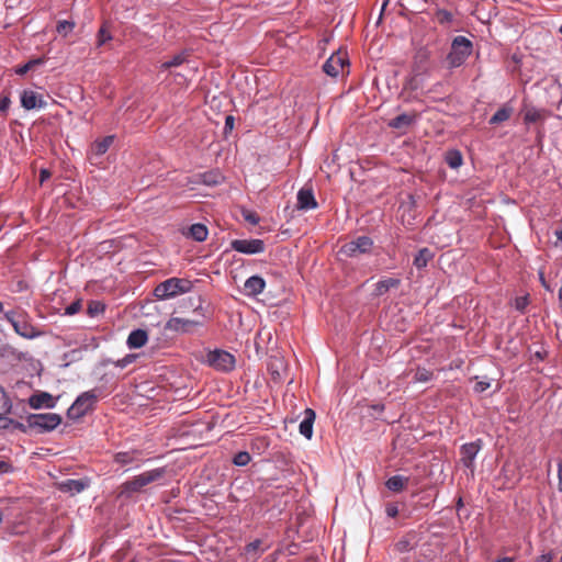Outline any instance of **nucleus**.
<instances>
[{
    "label": "nucleus",
    "mask_w": 562,
    "mask_h": 562,
    "mask_svg": "<svg viewBox=\"0 0 562 562\" xmlns=\"http://www.w3.org/2000/svg\"><path fill=\"white\" fill-rule=\"evenodd\" d=\"M31 69H32V68H31V65H29V64L26 63V64H24L23 66L18 67V68L15 69V72H16L18 75H20V76H23V75H25V74H26L29 70H31Z\"/></svg>",
    "instance_id": "3c124183"
},
{
    "label": "nucleus",
    "mask_w": 562,
    "mask_h": 562,
    "mask_svg": "<svg viewBox=\"0 0 562 562\" xmlns=\"http://www.w3.org/2000/svg\"><path fill=\"white\" fill-rule=\"evenodd\" d=\"M207 362L211 367L220 371H231L235 367V358L232 353L224 350H214L207 355Z\"/></svg>",
    "instance_id": "6e6552de"
},
{
    "label": "nucleus",
    "mask_w": 562,
    "mask_h": 562,
    "mask_svg": "<svg viewBox=\"0 0 562 562\" xmlns=\"http://www.w3.org/2000/svg\"><path fill=\"white\" fill-rule=\"evenodd\" d=\"M539 280H540V283L541 285L547 290V291H552L551 286L549 285V283L547 282L546 280V277H544V273L543 271H539Z\"/></svg>",
    "instance_id": "8fccbe9b"
},
{
    "label": "nucleus",
    "mask_w": 562,
    "mask_h": 562,
    "mask_svg": "<svg viewBox=\"0 0 562 562\" xmlns=\"http://www.w3.org/2000/svg\"><path fill=\"white\" fill-rule=\"evenodd\" d=\"M44 63V58H35L27 61L29 65H31V68L33 69L35 66L42 65Z\"/></svg>",
    "instance_id": "5fc2aeb1"
},
{
    "label": "nucleus",
    "mask_w": 562,
    "mask_h": 562,
    "mask_svg": "<svg viewBox=\"0 0 562 562\" xmlns=\"http://www.w3.org/2000/svg\"><path fill=\"white\" fill-rule=\"evenodd\" d=\"M112 38L110 32L106 30L105 25L101 26L98 32V46H102L108 41Z\"/></svg>",
    "instance_id": "58836bf2"
},
{
    "label": "nucleus",
    "mask_w": 562,
    "mask_h": 562,
    "mask_svg": "<svg viewBox=\"0 0 562 562\" xmlns=\"http://www.w3.org/2000/svg\"><path fill=\"white\" fill-rule=\"evenodd\" d=\"M52 176L50 171L48 169H41L40 171V182L43 184L47 179H49Z\"/></svg>",
    "instance_id": "09e8293b"
},
{
    "label": "nucleus",
    "mask_w": 562,
    "mask_h": 562,
    "mask_svg": "<svg viewBox=\"0 0 562 562\" xmlns=\"http://www.w3.org/2000/svg\"><path fill=\"white\" fill-rule=\"evenodd\" d=\"M29 404L34 409H40V408H43V407L53 408L55 406V404H56V401L53 397V395H50L49 393H47V392H40V393L33 394L29 398Z\"/></svg>",
    "instance_id": "2eb2a0df"
},
{
    "label": "nucleus",
    "mask_w": 562,
    "mask_h": 562,
    "mask_svg": "<svg viewBox=\"0 0 562 562\" xmlns=\"http://www.w3.org/2000/svg\"><path fill=\"white\" fill-rule=\"evenodd\" d=\"M134 359H135V356L127 355L123 359L119 360L116 362V366L120 367V368H125L127 364L132 363L134 361Z\"/></svg>",
    "instance_id": "a18cd8bd"
},
{
    "label": "nucleus",
    "mask_w": 562,
    "mask_h": 562,
    "mask_svg": "<svg viewBox=\"0 0 562 562\" xmlns=\"http://www.w3.org/2000/svg\"><path fill=\"white\" fill-rule=\"evenodd\" d=\"M348 66L349 60L347 54L338 50L324 63L323 70L326 75L336 78Z\"/></svg>",
    "instance_id": "1a4fd4ad"
},
{
    "label": "nucleus",
    "mask_w": 562,
    "mask_h": 562,
    "mask_svg": "<svg viewBox=\"0 0 562 562\" xmlns=\"http://www.w3.org/2000/svg\"><path fill=\"white\" fill-rule=\"evenodd\" d=\"M386 515L389 517L395 518L398 515V508L394 504H389L385 508Z\"/></svg>",
    "instance_id": "49530a36"
},
{
    "label": "nucleus",
    "mask_w": 562,
    "mask_h": 562,
    "mask_svg": "<svg viewBox=\"0 0 562 562\" xmlns=\"http://www.w3.org/2000/svg\"><path fill=\"white\" fill-rule=\"evenodd\" d=\"M373 247V240L368 236H360L341 246L339 254L346 257H358L362 254L370 252Z\"/></svg>",
    "instance_id": "0eeeda50"
},
{
    "label": "nucleus",
    "mask_w": 562,
    "mask_h": 562,
    "mask_svg": "<svg viewBox=\"0 0 562 562\" xmlns=\"http://www.w3.org/2000/svg\"><path fill=\"white\" fill-rule=\"evenodd\" d=\"M316 418V414L312 408L304 411V418L300 423L299 430L302 436L306 439H311L313 436V425Z\"/></svg>",
    "instance_id": "dca6fc26"
},
{
    "label": "nucleus",
    "mask_w": 562,
    "mask_h": 562,
    "mask_svg": "<svg viewBox=\"0 0 562 562\" xmlns=\"http://www.w3.org/2000/svg\"><path fill=\"white\" fill-rule=\"evenodd\" d=\"M250 460L251 457L247 451H240L235 454L233 463L237 467H245L250 462Z\"/></svg>",
    "instance_id": "c9c22d12"
},
{
    "label": "nucleus",
    "mask_w": 562,
    "mask_h": 562,
    "mask_svg": "<svg viewBox=\"0 0 562 562\" xmlns=\"http://www.w3.org/2000/svg\"><path fill=\"white\" fill-rule=\"evenodd\" d=\"M138 456H139V453L137 451L117 452L114 456V461L121 465L132 464L134 462L139 461Z\"/></svg>",
    "instance_id": "b1692460"
},
{
    "label": "nucleus",
    "mask_w": 562,
    "mask_h": 562,
    "mask_svg": "<svg viewBox=\"0 0 562 562\" xmlns=\"http://www.w3.org/2000/svg\"><path fill=\"white\" fill-rule=\"evenodd\" d=\"M5 319L13 326L15 333L23 338L34 339L43 333L36 328L30 315L22 308L8 311L4 314Z\"/></svg>",
    "instance_id": "f257e3e1"
},
{
    "label": "nucleus",
    "mask_w": 562,
    "mask_h": 562,
    "mask_svg": "<svg viewBox=\"0 0 562 562\" xmlns=\"http://www.w3.org/2000/svg\"><path fill=\"white\" fill-rule=\"evenodd\" d=\"M559 32L562 34V25L560 26Z\"/></svg>",
    "instance_id": "0e129e2a"
},
{
    "label": "nucleus",
    "mask_w": 562,
    "mask_h": 562,
    "mask_svg": "<svg viewBox=\"0 0 562 562\" xmlns=\"http://www.w3.org/2000/svg\"><path fill=\"white\" fill-rule=\"evenodd\" d=\"M75 27V23L70 21H59L56 26V31L59 35L66 37L69 33L72 32Z\"/></svg>",
    "instance_id": "f704fd0d"
},
{
    "label": "nucleus",
    "mask_w": 562,
    "mask_h": 562,
    "mask_svg": "<svg viewBox=\"0 0 562 562\" xmlns=\"http://www.w3.org/2000/svg\"><path fill=\"white\" fill-rule=\"evenodd\" d=\"M187 59V55L184 53H180L175 55L170 60L165 61L160 65V69L167 70L172 67L181 66Z\"/></svg>",
    "instance_id": "c756f323"
},
{
    "label": "nucleus",
    "mask_w": 562,
    "mask_h": 562,
    "mask_svg": "<svg viewBox=\"0 0 562 562\" xmlns=\"http://www.w3.org/2000/svg\"><path fill=\"white\" fill-rule=\"evenodd\" d=\"M552 557L550 553L541 554L536 562H551Z\"/></svg>",
    "instance_id": "6e6d98bb"
},
{
    "label": "nucleus",
    "mask_w": 562,
    "mask_h": 562,
    "mask_svg": "<svg viewBox=\"0 0 562 562\" xmlns=\"http://www.w3.org/2000/svg\"><path fill=\"white\" fill-rule=\"evenodd\" d=\"M81 307H82L81 301L77 300L66 307L65 314L75 315L81 310Z\"/></svg>",
    "instance_id": "ea45409f"
},
{
    "label": "nucleus",
    "mask_w": 562,
    "mask_h": 562,
    "mask_svg": "<svg viewBox=\"0 0 562 562\" xmlns=\"http://www.w3.org/2000/svg\"><path fill=\"white\" fill-rule=\"evenodd\" d=\"M3 519V515H2V512L0 510V522L2 521Z\"/></svg>",
    "instance_id": "e2e57ef3"
},
{
    "label": "nucleus",
    "mask_w": 562,
    "mask_h": 562,
    "mask_svg": "<svg viewBox=\"0 0 562 562\" xmlns=\"http://www.w3.org/2000/svg\"><path fill=\"white\" fill-rule=\"evenodd\" d=\"M21 105L25 110H33L46 106V101L35 91L24 90L21 94Z\"/></svg>",
    "instance_id": "f8f14e48"
},
{
    "label": "nucleus",
    "mask_w": 562,
    "mask_h": 562,
    "mask_svg": "<svg viewBox=\"0 0 562 562\" xmlns=\"http://www.w3.org/2000/svg\"><path fill=\"white\" fill-rule=\"evenodd\" d=\"M462 505H463V503H462V498H459V499H458V506H459V507H461Z\"/></svg>",
    "instance_id": "680f3d73"
},
{
    "label": "nucleus",
    "mask_w": 562,
    "mask_h": 562,
    "mask_svg": "<svg viewBox=\"0 0 562 562\" xmlns=\"http://www.w3.org/2000/svg\"><path fill=\"white\" fill-rule=\"evenodd\" d=\"M401 284V280L398 278H385L380 280L375 284L374 294L376 296H382L387 293L391 289H396Z\"/></svg>",
    "instance_id": "aec40b11"
},
{
    "label": "nucleus",
    "mask_w": 562,
    "mask_h": 562,
    "mask_svg": "<svg viewBox=\"0 0 562 562\" xmlns=\"http://www.w3.org/2000/svg\"><path fill=\"white\" fill-rule=\"evenodd\" d=\"M396 549L400 552H406L412 549L411 542L407 539H402L396 543Z\"/></svg>",
    "instance_id": "79ce46f5"
},
{
    "label": "nucleus",
    "mask_w": 562,
    "mask_h": 562,
    "mask_svg": "<svg viewBox=\"0 0 562 562\" xmlns=\"http://www.w3.org/2000/svg\"><path fill=\"white\" fill-rule=\"evenodd\" d=\"M193 284L188 279L170 278L160 282L154 289V295L158 300H168L191 291Z\"/></svg>",
    "instance_id": "7ed1b4c3"
},
{
    "label": "nucleus",
    "mask_w": 562,
    "mask_h": 562,
    "mask_svg": "<svg viewBox=\"0 0 562 562\" xmlns=\"http://www.w3.org/2000/svg\"><path fill=\"white\" fill-rule=\"evenodd\" d=\"M480 449L479 442H470L461 447V462L465 468L473 469L474 459Z\"/></svg>",
    "instance_id": "4468645a"
},
{
    "label": "nucleus",
    "mask_w": 562,
    "mask_h": 562,
    "mask_svg": "<svg viewBox=\"0 0 562 562\" xmlns=\"http://www.w3.org/2000/svg\"><path fill=\"white\" fill-rule=\"evenodd\" d=\"M11 426L23 432L26 431V426L24 424L15 422L12 418H9L8 414H0V430L9 429Z\"/></svg>",
    "instance_id": "bb28decb"
},
{
    "label": "nucleus",
    "mask_w": 562,
    "mask_h": 562,
    "mask_svg": "<svg viewBox=\"0 0 562 562\" xmlns=\"http://www.w3.org/2000/svg\"><path fill=\"white\" fill-rule=\"evenodd\" d=\"M61 423V416L56 413L31 414L26 418V427L38 432L54 430Z\"/></svg>",
    "instance_id": "39448f33"
},
{
    "label": "nucleus",
    "mask_w": 562,
    "mask_h": 562,
    "mask_svg": "<svg viewBox=\"0 0 562 562\" xmlns=\"http://www.w3.org/2000/svg\"><path fill=\"white\" fill-rule=\"evenodd\" d=\"M231 248L240 254L255 255L265 251V243L261 239H234Z\"/></svg>",
    "instance_id": "9d476101"
},
{
    "label": "nucleus",
    "mask_w": 562,
    "mask_h": 562,
    "mask_svg": "<svg viewBox=\"0 0 562 562\" xmlns=\"http://www.w3.org/2000/svg\"><path fill=\"white\" fill-rule=\"evenodd\" d=\"M166 474L165 468H157L146 472H143L132 480L124 482L120 486V495L122 496H131L133 493H137L142 491L143 487L147 486L150 483H154L160 479H162Z\"/></svg>",
    "instance_id": "f03ea898"
},
{
    "label": "nucleus",
    "mask_w": 562,
    "mask_h": 562,
    "mask_svg": "<svg viewBox=\"0 0 562 562\" xmlns=\"http://www.w3.org/2000/svg\"><path fill=\"white\" fill-rule=\"evenodd\" d=\"M558 479H559L558 488H559V491H562V461H560L558 463Z\"/></svg>",
    "instance_id": "864d4df0"
},
{
    "label": "nucleus",
    "mask_w": 562,
    "mask_h": 562,
    "mask_svg": "<svg viewBox=\"0 0 562 562\" xmlns=\"http://www.w3.org/2000/svg\"><path fill=\"white\" fill-rule=\"evenodd\" d=\"M490 386H491L490 381H485V380L477 381L474 385V391L477 393H482V392L486 391Z\"/></svg>",
    "instance_id": "37998d69"
},
{
    "label": "nucleus",
    "mask_w": 562,
    "mask_h": 562,
    "mask_svg": "<svg viewBox=\"0 0 562 562\" xmlns=\"http://www.w3.org/2000/svg\"><path fill=\"white\" fill-rule=\"evenodd\" d=\"M207 228L205 225L196 223L189 228V236L196 241H204L207 238Z\"/></svg>",
    "instance_id": "393cba45"
},
{
    "label": "nucleus",
    "mask_w": 562,
    "mask_h": 562,
    "mask_svg": "<svg viewBox=\"0 0 562 562\" xmlns=\"http://www.w3.org/2000/svg\"><path fill=\"white\" fill-rule=\"evenodd\" d=\"M201 325L200 322L183 318V317H171L165 325V329L169 331L187 334L191 333L196 326Z\"/></svg>",
    "instance_id": "9b49d317"
},
{
    "label": "nucleus",
    "mask_w": 562,
    "mask_h": 562,
    "mask_svg": "<svg viewBox=\"0 0 562 562\" xmlns=\"http://www.w3.org/2000/svg\"><path fill=\"white\" fill-rule=\"evenodd\" d=\"M495 562H514V559L506 557V558L498 559Z\"/></svg>",
    "instance_id": "13d9d810"
},
{
    "label": "nucleus",
    "mask_w": 562,
    "mask_h": 562,
    "mask_svg": "<svg viewBox=\"0 0 562 562\" xmlns=\"http://www.w3.org/2000/svg\"><path fill=\"white\" fill-rule=\"evenodd\" d=\"M148 340V335L144 329H135L131 331L127 337V345L130 348H140L146 345Z\"/></svg>",
    "instance_id": "412c9836"
},
{
    "label": "nucleus",
    "mask_w": 562,
    "mask_h": 562,
    "mask_svg": "<svg viewBox=\"0 0 562 562\" xmlns=\"http://www.w3.org/2000/svg\"><path fill=\"white\" fill-rule=\"evenodd\" d=\"M261 544H262V542L259 539H256L255 541L248 543L245 547L246 554H249V555L256 558L258 555V551L260 550Z\"/></svg>",
    "instance_id": "4c0bfd02"
},
{
    "label": "nucleus",
    "mask_w": 562,
    "mask_h": 562,
    "mask_svg": "<svg viewBox=\"0 0 562 562\" xmlns=\"http://www.w3.org/2000/svg\"><path fill=\"white\" fill-rule=\"evenodd\" d=\"M555 236L558 240L562 243V229L555 231Z\"/></svg>",
    "instance_id": "bf43d9fd"
},
{
    "label": "nucleus",
    "mask_w": 562,
    "mask_h": 562,
    "mask_svg": "<svg viewBox=\"0 0 562 562\" xmlns=\"http://www.w3.org/2000/svg\"><path fill=\"white\" fill-rule=\"evenodd\" d=\"M472 42L462 35L456 36L451 43V49L447 55V63L450 68H457L464 64L472 54Z\"/></svg>",
    "instance_id": "20e7f679"
},
{
    "label": "nucleus",
    "mask_w": 562,
    "mask_h": 562,
    "mask_svg": "<svg viewBox=\"0 0 562 562\" xmlns=\"http://www.w3.org/2000/svg\"><path fill=\"white\" fill-rule=\"evenodd\" d=\"M98 401L97 390H90L80 394L68 409V417L78 419L92 411Z\"/></svg>",
    "instance_id": "423d86ee"
},
{
    "label": "nucleus",
    "mask_w": 562,
    "mask_h": 562,
    "mask_svg": "<svg viewBox=\"0 0 562 562\" xmlns=\"http://www.w3.org/2000/svg\"><path fill=\"white\" fill-rule=\"evenodd\" d=\"M559 302H560V305L562 306V286L559 290Z\"/></svg>",
    "instance_id": "052dcab7"
},
{
    "label": "nucleus",
    "mask_w": 562,
    "mask_h": 562,
    "mask_svg": "<svg viewBox=\"0 0 562 562\" xmlns=\"http://www.w3.org/2000/svg\"><path fill=\"white\" fill-rule=\"evenodd\" d=\"M417 119L416 113H403L389 122V126L396 130H403L415 123Z\"/></svg>",
    "instance_id": "6ab92c4d"
},
{
    "label": "nucleus",
    "mask_w": 562,
    "mask_h": 562,
    "mask_svg": "<svg viewBox=\"0 0 562 562\" xmlns=\"http://www.w3.org/2000/svg\"><path fill=\"white\" fill-rule=\"evenodd\" d=\"M445 160L447 165L452 169L459 168L463 162L462 155L459 150L447 151Z\"/></svg>",
    "instance_id": "c85d7f7f"
},
{
    "label": "nucleus",
    "mask_w": 562,
    "mask_h": 562,
    "mask_svg": "<svg viewBox=\"0 0 562 562\" xmlns=\"http://www.w3.org/2000/svg\"><path fill=\"white\" fill-rule=\"evenodd\" d=\"M12 469L11 464L5 461H0V474L8 473Z\"/></svg>",
    "instance_id": "603ef678"
},
{
    "label": "nucleus",
    "mask_w": 562,
    "mask_h": 562,
    "mask_svg": "<svg viewBox=\"0 0 562 562\" xmlns=\"http://www.w3.org/2000/svg\"><path fill=\"white\" fill-rule=\"evenodd\" d=\"M11 104V100L8 95L0 97V112L5 113Z\"/></svg>",
    "instance_id": "c03bdc74"
},
{
    "label": "nucleus",
    "mask_w": 562,
    "mask_h": 562,
    "mask_svg": "<svg viewBox=\"0 0 562 562\" xmlns=\"http://www.w3.org/2000/svg\"><path fill=\"white\" fill-rule=\"evenodd\" d=\"M409 479L403 475H393L385 482V486L395 493L402 492L408 484Z\"/></svg>",
    "instance_id": "4be33fe9"
},
{
    "label": "nucleus",
    "mask_w": 562,
    "mask_h": 562,
    "mask_svg": "<svg viewBox=\"0 0 562 562\" xmlns=\"http://www.w3.org/2000/svg\"><path fill=\"white\" fill-rule=\"evenodd\" d=\"M513 110L510 108L503 106L498 109L494 115L490 119V124L497 125L501 124L512 116Z\"/></svg>",
    "instance_id": "cd10ccee"
},
{
    "label": "nucleus",
    "mask_w": 562,
    "mask_h": 562,
    "mask_svg": "<svg viewBox=\"0 0 562 562\" xmlns=\"http://www.w3.org/2000/svg\"><path fill=\"white\" fill-rule=\"evenodd\" d=\"M435 19L441 25H449L453 20V15L450 11L440 9L436 11Z\"/></svg>",
    "instance_id": "72a5a7b5"
},
{
    "label": "nucleus",
    "mask_w": 562,
    "mask_h": 562,
    "mask_svg": "<svg viewBox=\"0 0 562 562\" xmlns=\"http://www.w3.org/2000/svg\"><path fill=\"white\" fill-rule=\"evenodd\" d=\"M241 215L244 220L251 225H257L260 222L259 215L254 211L244 209Z\"/></svg>",
    "instance_id": "e433bc0d"
},
{
    "label": "nucleus",
    "mask_w": 562,
    "mask_h": 562,
    "mask_svg": "<svg viewBox=\"0 0 562 562\" xmlns=\"http://www.w3.org/2000/svg\"><path fill=\"white\" fill-rule=\"evenodd\" d=\"M114 136L109 135L103 137L102 139H98L92 144L91 150L97 156L104 155L110 146L113 144Z\"/></svg>",
    "instance_id": "5701e85b"
},
{
    "label": "nucleus",
    "mask_w": 562,
    "mask_h": 562,
    "mask_svg": "<svg viewBox=\"0 0 562 562\" xmlns=\"http://www.w3.org/2000/svg\"><path fill=\"white\" fill-rule=\"evenodd\" d=\"M234 126V117L232 115H227L225 119V127L232 130Z\"/></svg>",
    "instance_id": "4d7b16f0"
},
{
    "label": "nucleus",
    "mask_w": 562,
    "mask_h": 562,
    "mask_svg": "<svg viewBox=\"0 0 562 562\" xmlns=\"http://www.w3.org/2000/svg\"><path fill=\"white\" fill-rule=\"evenodd\" d=\"M432 257L434 255L430 249L422 248L414 258V266L418 269L425 268Z\"/></svg>",
    "instance_id": "a878e982"
},
{
    "label": "nucleus",
    "mask_w": 562,
    "mask_h": 562,
    "mask_svg": "<svg viewBox=\"0 0 562 562\" xmlns=\"http://www.w3.org/2000/svg\"><path fill=\"white\" fill-rule=\"evenodd\" d=\"M540 119V114L537 111H528L525 115L527 122H536Z\"/></svg>",
    "instance_id": "de8ad7c7"
},
{
    "label": "nucleus",
    "mask_w": 562,
    "mask_h": 562,
    "mask_svg": "<svg viewBox=\"0 0 562 562\" xmlns=\"http://www.w3.org/2000/svg\"><path fill=\"white\" fill-rule=\"evenodd\" d=\"M528 304H529L528 296H519V297H516V300H515V308L517 311L524 312L526 310V307L528 306Z\"/></svg>",
    "instance_id": "a19ab883"
},
{
    "label": "nucleus",
    "mask_w": 562,
    "mask_h": 562,
    "mask_svg": "<svg viewBox=\"0 0 562 562\" xmlns=\"http://www.w3.org/2000/svg\"><path fill=\"white\" fill-rule=\"evenodd\" d=\"M434 376V373L430 370H427L425 368H417L415 371L413 381L414 382H422L426 383L429 382Z\"/></svg>",
    "instance_id": "473e14b6"
},
{
    "label": "nucleus",
    "mask_w": 562,
    "mask_h": 562,
    "mask_svg": "<svg viewBox=\"0 0 562 562\" xmlns=\"http://www.w3.org/2000/svg\"><path fill=\"white\" fill-rule=\"evenodd\" d=\"M105 311V305L100 301H90L87 313L90 317H95Z\"/></svg>",
    "instance_id": "2f4dec72"
},
{
    "label": "nucleus",
    "mask_w": 562,
    "mask_h": 562,
    "mask_svg": "<svg viewBox=\"0 0 562 562\" xmlns=\"http://www.w3.org/2000/svg\"><path fill=\"white\" fill-rule=\"evenodd\" d=\"M265 286L266 282L261 277L252 276L246 280L244 291L249 296H256L263 291Z\"/></svg>",
    "instance_id": "f3484780"
},
{
    "label": "nucleus",
    "mask_w": 562,
    "mask_h": 562,
    "mask_svg": "<svg viewBox=\"0 0 562 562\" xmlns=\"http://www.w3.org/2000/svg\"><path fill=\"white\" fill-rule=\"evenodd\" d=\"M317 205L318 204L315 200L312 188L304 187L297 192L296 206L299 210H304V211L314 210L317 207Z\"/></svg>",
    "instance_id": "ddd939ff"
},
{
    "label": "nucleus",
    "mask_w": 562,
    "mask_h": 562,
    "mask_svg": "<svg viewBox=\"0 0 562 562\" xmlns=\"http://www.w3.org/2000/svg\"><path fill=\"white\" fill-rule=\"evenodd\" d=\"M88 487V482L85 480L68 479L59 484V490L71 495L79 494Z\"/></svg>",
    "instance_id": "a211bd4d"
},
{
    "label": "nucleus",
    "mask_w": 562,
    "mask_h": 562,
    "mask_svg": "<svg viewBox=\"0 0 562 562\" xmlns=\"http://www.w3.org/2000/svg\"><path fill=\"white\" fill-rule=\"evenodd\" d=\"M12 408L11 400L4 389L0 385V414H10Z\"/></svg>",
    "instance_id": "7c9ffc66"
}]
</instances>
